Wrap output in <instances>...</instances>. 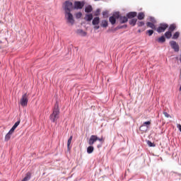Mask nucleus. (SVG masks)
<instances>
[{
    "instance_id": "13",
    "label": "nucleus",
    "mask_w": 181,
    "mask_h": 181,
    "mask_svg": "<svg viewBox=\"0 0 181 181\" xmlns=\"http://www.w3.org/2000/svg\"><path fill=\"white\" fill-rule=\"evenodd\" d=\"M137 13L136 12H129V13L127 14V17L129 19H132L133 18H135L136 16Z\"/></svg>"
},
{
    "instance_id": "38",
    "label": "nucleus",
    "mask_w": 181,
    "mask_h": 181,
    "mask_svg": "<svg viewBox=\"0 0 181 181\" xmlns=\"http://www.w3.org/2000/svg\"><path fill=\"white\" fill-rule=\"evenodd\" d=\"M94 29H95L96 30H98V29H100V25H95Z\"/></svg>"
},
{
    "instance_id": "27",
    "label": "nucleus",
    "mask_w": 181,
    "mask_h": 181,
    "mask_svg": "<svg viewBox=\"0 0 181 181\" xmlns=\"http://www.w3.org/2000/svg\"><path fill=\"white\" fill-rule=\"evenodd\" d=\"M175 29H176V25L175 24H172L169 27V30L171 32H173V30H175Z\"/></svg>"
},
{
    "instance_id": "29",
    "label": "nucleus",
    "mask_w": 181,
    "mask_h": 181,
    "mask_svg": "<svg viewBox=\"0 0 181 181\" xmlns=\"http://www.w3.org/2000/svg\"><path fill=\"white\" fill-rule=\"evenodd\" d=\"M145 25V22L144 21H138L137 23V25L139 26V28H141L142 26H144Z\"/></svg>"
},
{
    "instance_id": "26",
    "label": "nucleus",
    "mask_w": 181,
    "mask_h": 181,
    "mask_svg": "<svg viewBox=\"0 0 181 181\" xmlns=\"http://www.w3.org/2000/svg\"><path fill=\"white\" fill-rule=\"evenodd\" d=\"M179 36H180V33L175 32V34L173 35V39L174 40L178 39Z\"/></svg>"
},
{
    "instance_id": "30",
    "label": "nucleus",
    "mask_w": 181,
    "mask_h": 181,
    "mask_svg": "<svg viewBox=\"0 0 181 181\" xmlns=\"http://www.w3.org/2000/svg\"><path fill=\"white\" fill-rule=\"evenodd\" d=\"M81 16H83V13H81V12H78L76 14V19H80V18H81Z\"/></svg>"
},
{
    "instance_id": "9",
    "label": "nucleus",
    "mask_w": 181,
    "mask_h": 181,
    "mask_svg": "<svg viewBox=\"0 0 181 181\" xmlns=\"http://www.w3.org/2000/svg\"><path fill=\"white\" fill-rule=\"evenodd\" d=\"M84 7V1H76L74 3V9H83Z\"/></svg>"
},
{
    "instance_id": "37",
    "label": "nucleus",
    "mask_w": 181,
    "mask_h": 181,
    "mask_svg": "<svg viewBox=\"0 0 181 181\" xmlns=\"http://www.w3.org/2000/svg\"><path fill=\"white\" fill-rule=\"evenodd\" d=\"M122 28H124V26H118L116 28H115V30H118V29H122Z\"/></svg>"
},
{
    "instance_id": "24",
    "label": "nucleus",
    "mask_w": 181,
    "mask_h": 181,
    "mask_svg": "<svg viewBox=\"0 0 181 181\" xmlns=\"http://www.w3.org/2000/svg\"><path fill=\"white\" fill-rule=\"evenodd\" d=\"M94 152V147L93 146H90L87 148V153H93Z\"/></svg>"
},
{
    "instance_id": "10",
    "label": "nucleus",
    "mask_w": 181,
    "mask_h": 181,
    "mask_svg": "<svg viewBox=\"0 0 181 181\" xmlns=\"http://www.w3.org/2000/svg\"><path fill=\"white\" fill-rule=\"evenodd\" d=\"M170 45L172 47V49H173L174 52H179V44L177 43L175 41H170Z\"/></svg>"
},
{
    "instance_id": "28",
    "label": "nucleus",
    "mask_w": 181,
    "mask_h": 181,
    "mask_svg": "<svg viewBox=\"0 0 181 181\" xmlns=\"http://www.w3.org/2000/svg\"><path fill=\"white\" fill-rule=\"evenodd\" d=\"M73 140V136H71L67 141V148H70V144H71V141Z\"/></svg>"
},
{
    "instance_id": "8",
    "label": "nucleus",
    "mask_w": 181,
    "mask_h": 181,
    "mask_svg": "<svg viewBox=\"0 0 181 181\" xmlns=\"http://www.w3.org/2000/svg\"><path fill=\"white\" fill-rule=\"evenodd\" d=\"M168 28H169V25L166 23H160V26L157 28V32L158 33H162V32H165Z\"/></svg>"
},
{
    "instance_id": "15",
    "label": "nucleus",
    "mask_w": 181,
    "mask_h": 181,
    "mask_svg": "<svg viewBox=\"0 0 181 181\" xmlns=\"http://www.w3.org/2000/svg\"><path fill=\"white\" fill-rule=\"evenodd\" d=\"M100 23V17H95L92 21V24L95 26Z\"/></svg>"
},
{
    "instance_id": "20",
    "label": "nucleus",
    "mask_w": 181,
    "mask_h": 181,
    "mask_svg": "<svg viewBox=\"0 0 181 181\" xmlns=\"http://www.w3.org/2000/svg\"><path fill=\"white\" fill-rule=\"evenodd\" d=\"M136 22H138V19L132 18L129 21V25H132V26H135L136 25Z\"/></svg>"
},
{
    "instance_id": "34",
    "label": "nucleus",
    "mask_w": 181,
    "mask_h": 181,
    "mask_svg": "<svg viewBox=\"0 0 181 181\" xmlns=\"http://www.w3.org/2000/svg\"><path fill=\"white\" fill-rule=\"evenodd\" d=\"M163 115L165 117V118H170V115L166 112H163Z\"/></svg>"
},
{
    "instance_id": "11",
    "label": "nucleus",
    "mask_w": 181,
    "mask_h": 181,
    "mask_svg": "<svg viewBox=\"0 0 181 181\" xmlns=\"http://www.w3.org/2000/svg\"><path fill=\"white\" fill-rule=\"evenodd\" d=\"M98 139V136L95 135H91L88 141L89 145H94V144L97 142Z\"/></svg>"
},
{
    "instance_id": "40",
    "label": "nucleus",
    "mask_w": 181,
    "mask_h": 181,
    "mask_svg": "<svg viewBox=\"0 0 181 181\" xmlns=\"http://www.w3.org/2000/svg\"><path fill=\"white\" fill-rule=\"evenodd\" d=\"M139 33H141V30H139Z\"/></svg>"
},
{
    "instance_id": "3",
    "label": "nucleus",
    "mask_w": 181,
    "mask_h": 181,
    "mask_svg": "<svg viewBox=\"0 0 181 181\" xmlns=\"http://www.w3.org/2000/svg\"><path fill=\"white\" fill-rule=\"evenodd\" d=\"M149 127H151V121L144 122L141 126L139 127V131L142 133L146 132L148 129H149Z\"/></svg>"
},
{
    "instance_id": "41",
    "label": "nucleus",
    "mask_w": 181,
    "mask_h": 181,
    "mask_svg": "<svg viewBox=\"0 0 181 181\" xmlns=\"http://www.w3.org/2000/svg\"><path fill=\"white\" fill-rule=\"evenodd\" d=\"M124 28H127V25H124Z\"/></svg>"
},
{
    "instance_id": "31",
    "label": "nucleus",
    "mask_w": 181,
    "mask_h": 181,
    "mask_svg": "<svg viewBox=\"0 0 181 181\" xmlns=\"http://www.w3.org/2000/svg\"><path fill=\"white\" fill-rule=\"evenodd\" d=\"M147 145H148L150 147H155V144L152 143L151 141H147Z\"/></svg>"
},
{
    "instance_id": "23",
    "label": "nucleus",
    "mask_w": 181,
    "mask_h": 181,
    "mask_svg": "<svg viewBox=\"0 0 181 181\" xmlns=\"http://www.w3.org/2000/svg\"><path fill=\"white\" fill-rule=\"evenodd\" d=\"M158 43H165V42H166V39L165 38V36H161L160 37H159L158 39Z\"/></svg>"
},
{
    "instance_id": "19",
    "label": "nucleus",
    "mask_w": 181,
    "mask_h": 181,
    "mask_svg": "<svg viewBox=\"0 0 181 181\" xmlns=\"http://www.w3.org/2000/svg\"><path fill=\"white\" fill-rule=\"evenodd\" d=\"M100 26L102 28H108V21L107 20H103L101 21Z\"/></svg>"
},
{
    "instance_id": "12",
    "label": "nucleus",
    "mask_w": 181,
    "mask_h": 181,
    "mask_svg": "<svg viewBox=\"0 0 181 181\" xmlns=\"http://www.w3.org/2000/svg\"><path fill=\"white\" fill-rule=\"evenodd\" d=\"M84 20L86 21V22H91V21H93V13L86 14Z\"/></svg>"
},
{
    "instance_id": "17",
    "label": "nucleus",
    "mask_w": 181,
    "mask_h": 181,
    "mask_svg": "<svg viewBox=\"0 0 181 181\" xmlns=\"http://www.w3.org/2000/svg\"><path fill=\"white\" fill-rule=\"evenodd\" d=\"M31 177H32V173L28 172L26 173L25 177L22 180V181L30 180Z\"/></svg>"
},
{
    "instance_id": "32",
    "label": "nucleus",
    "mask_w": 181,
    "mask_h": 181,
    "mask_svg": "<svg viewBox=\"0 0 181 181\" xmlns=\"http://www.w3.org/2000/svg\"><path fill=\"white\" fill-rule=\"evenodd\" d=\"M101 12V10L100 8L97 9L95 12V16H100V13Z\"/></svg>"
},
{
    "instance_id": "25",
    "label": "nucleus",
    "mask_w": 181,
    "mask_h": 181,
    "mask_svg": "<svg viewBox=\"0 0 181 181\" xmlns=\"http://www.w3.org/2000/svg\"><path fill=\"white\" fill-rule=\"evenodd\" d=\"M165 36L167 39H170V37H172V32L171 31H167L165 33Z\"/></svg>"
},
{
    "instance_id": "1",
    "label": "nucleus",
    "mask_w": 181,
    "mask_h": 181,
    "mask_svg": "<svg viewBox=\"0 0 181 181\" xmlns=\"http://www.w3.org/2000/svg\"><path fill=\"white\" fill-rule=\"evenodd\" d=\"M59 115L60 109H59V103H57L53 108L52 113L49 115V119L52 122H57Z\"/></svg>"
},
{
    "instance_id": "33",
    "label": "nucleus",
    "mask_w": 181,
    "mask_h": 181,
    "mask_svg": "<svg viewBox=\"0 0 181 181\" xmlns=\"http://www.w3.org/2000/svg\"><path fill=\"white\" fill-rule=\"evenodd\" d=\"M147 33L148 34V36H152V35H153V30H147Z\"/></svg>"
},
{
    "instance_id": "7",
    "label": "nucleus",
    "mask_w": 181,
    "mask_h": 181,
    "mask_svg": "<svg viewBox=\"0 0 181 181\" xmlns=\"http://www.w3.org/2000/svg\"><path fill=\"white\" fill-rule=\"evenodd\" d=\"M117 19H119V13H115L112 16L109 18V21L110 22L111 25H115L117 23Z\"/></svg>"
},
{
    "instance_id": "4",
    "label": "nucleus",
    "mask_w": 181,
    "mask_h": 181,
    "mask_svg": "<svg viewBox=\"0 0 181 181\" xmlns=\"http://www.w3.org/2000/svg\"><path fill=\"white\" fill-rule=\"evenodd\" d=\"M65 18L67 21V23L74 25V18L73 17V14H71L70 11L65 12Z\"/></svg>"
},
{
    "instance_id": "35",
    "label": "nucleus",
    "mask_w": 181,
    "mask_h": 181,
    "mask_svg": "<svg viewBox=\"0 0 181 181\" xmlns=\"http://www.w3.org/2000/svg\"><path fill=\"white\" fill-rule=\"evenodd\" d=\"M103 16L105 18H108V12H107V11H103Z\"/></svg>"
},
{
    "instance_id": "22",
    "label": "nucleus",
    "mask_w": 181,
    "mask_h": 181,
    "mask_svg": "<svg viewBox=\"0 0 181 181\" xmlns=\"http://www.w3.org/2000/svg\"><path fill=\"white\" fill-rule=\"evenodd\" d=\"M85 12L86 13H90V12H93V7L91 6H88L85 8Z\"/></svg>"
},
{
    "instance_id": "6",
    "label": "nucleus",
    "mask_w": 181,
    "mask_h": 181,
    "mask_svg": "<svg viewBox=\"0 0 181 181\" xmlns=\"http://www.w3.org/2000/svg\"><path fill=\"white\" fill-rule=\"evenodd\" d=\"M64 11L65 12H71L73 11L74 7H73V3L70 1H66L64 3Z\"/></svg>"
},
{
    "instance_id": "16",
    "label": "nucleus",
    "mask_w": 181,
    "mask_h": 181,
    "mask_svg": "<svg viewBox=\"0 0 181 181\" xmlns=\"http://www.w3.org/2000/svg\"><path fill=\"white\" fill-rule=\"evenodd\" d=\"M146 25L148 26V28H151V29L156 30V25H155V24H153V23L147 22Z\"/></svg>"
},
{
    "instance_id": "21",
    "label": "nucleus",
    "mask_w": 181,
    "mask_h": 181,
    "mask_svg": "<svg viewBox=\"0 0 181 181\" xmlns=\"http://www.w3.org/2000/svg\"><path fill=\"white\" fill-rule=\"evenodd\" d=\"M137 18L139 21H142L143 19H145V13L142 12L139 13Z\"/></svg>"
},
{
    "instance_id": "36",
    "label": "nucleus",
    "mask_w": 181,
    "mask_h": 181,
    "mask_svg": "<svg viewBox=\"0 0 181 181\" xmlns=\"http://www.w3.org/2000/svg\"><path fill=\"white\" fill-rule=\"evenodd\" d=\"M98 141H99L100 142H104L105 139H104V137H101V138H98Z\"/></svg>"
},
{
    "instance_id": "14",
    "label": "nucleus",
    "mask_w": 181,
    "mask_h": 181,
    "mask_svg": "<svg viewBox=\"0 0 181 181\" xmlns=\"http://www.w3.org/2000/svg\"><path fill=\"white\" fill-rule=\"evenodd\" d=\"M119 22L120 23H127V22H128V17L127 16H119Z\"/></svg>"
},
{
    "instance_id": "39",
    "label": "nucleus",
    "mask_w": 181,
    "mask_h": 181,
    "mask_svg": "<svg viewBox=\"0 0 181 181\" xmlns=\"http://www.w3.org/2000/svg\"><path fill=\"white\" fill-rule=\"evenodd\" d=\"M98 148H101V146L98 145Z\"/></svg>"
},
{
    "instance_id": "18",
    "label": "nucleus",
    "mask_w": 181,
    "mask_h": 181,
    "mask_svg": "<svg viewBox=\"0 0 181 181\" xmlns=\"http://www.w3.org/2000/svg\"><path fill=\"white\" fill-rule=\"evenodd\" d=\"M76 33L78 35H80L81 36H86L87 35V33H86L84 30L79 29L76 30Z\"/></svg>"
},
{
    "instance_id": "5",
    "label": "nucleus",
    "mask_w": 181,
    "mask_h": 181,
    "mask_svg": "<svg viewBox=\"0 0 181 181\" xmlns=\"http://www.w3.org/2000/svg\"><path fill=\"white\" fill-rule=\"evenodd\" d=\"M28 101L29 99L28 98V93H24L20 100L21 107H26Z\"/></svg>"
},
{
    "instance_id": "2",
    "label": "nucleus",
    "mask_w": 181,
    "mask_h": 181,
    "mask_svg": "<svg viewBox=\"0 0 181 181\" xmlns=\"http://www.w3.org/2000/svg\"><path fill=\"white\" fill-rule=\"evenodd\" d=\"M19 124H21V120H18V122H16L14 125L12 127V128L10 129V131L6 134L5 136V141H9V139H11V136H12V134H13V132H15V129H16V128H18V127L19 126Z\"/></svg>"
}]
</instances>
